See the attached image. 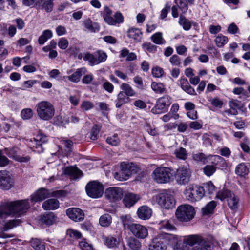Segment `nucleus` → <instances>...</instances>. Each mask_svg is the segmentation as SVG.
<instances>
[{"instance_id": "f257e3e1", "label": "nucleus", "mask_w": 250, "mask_h": 250, "mask_svg": "<svg viewBox=\"0 0 250 250\" xmlns=\"http://www.w3.org/2000/svg\"><path fill=\"white\" fill-rule=\"evenodd\" d=\"M29 199L6 202L0 204V218L12 215L20 217L24 215L30 208Z\"/></svg>"}, {"instance_id": "f03ea898", "label": "nucleus", "mask_w": 250, "mask_h": 250, "mask_svg": "<svg viewBox=\"0 0 250 250\" xmlns=\"http://www.w3.org/2000/svg\"><path fill=\"white\" fill-rule=\"evenodd\" d=\"M188 246L193 247L192 250H212L214 248L213 243L203 239L200 235H187L184 237L182 243L173 248L174 250H188Z\"/></svg>"}, {"instance_id": "7ed1b4c3", "label": "nucleus", "mask_w": 250, "mask_h": 250, "mask_svg": "<svg viewBox=\"0 0 250 250\" xmlns=\"http://www.w3.org/2000/svg\"><path fill=\"white\" fill-rule=\"evenodd\" d=\"M172 170L167 167L156 168L152 176L154 181L160 184L169 183L173 179Z\"/></svg>"}, {"instance_id": "20e7f679", "label": "nucleus", "mask_w": 250, "mask_h": 250, "mask_svg": "<svg viewBox=\"0 0 250 250\" xmlns=\"http://www.w3.org/2000/svg\"><path fill=\"white\" fill-rule=\"evenodd\" d=\"M36 111L39 117L43 120H49L54 115L55 109L51 103L42 101L36 105Z\"/></svg>"}, {"instance_id": "39448f33", "label": "nucleus", "mask_w": 250, "mask_h": 250, "mask_svg": "<svg viewBox=\"0 0 250 250\" xmlns=\"http://www.w3.org/2000/svg\"><path fill=\"white\" fill-rule=\"evenodd\" d=\"M194 208L189 205H182L179 206L175 212L177 219L182 222H187L191 220L195 215Z\"/></svg>"}, {"instance_id": "423d86ee", "label": "nucleus", "mask_w": 250, "mask_h": 250, "mask_svg": "<svg viewBox=\"0 0 250 250\" xmlns=\"http://www.w3.org/2000/svg\"><path fill=\"white\" fill-rule=\"evenodd\" d=\"M64 194L65 192L63 190H57L50 193L47 189L41 188L31 195L30 200L32 202L36 203L44 200L50 196L60 197Z\"/></svg>"}, {"instance_id": "0eeeda50", "label": "nucleus", "mask_w": 250, "mask_h": 250, "mask_svg": "<svg viewBox=\"0 0 250 250\" xmlns=\"http://www.w3.org/2000/svg\"><path fill=\"white\" fill-rule=\"evenodd\" d=\"M153 199L162 208L169 209L173 208L175 204L174 197L171 194L164 192L153 196Z\"/></svg>"}, {"instance_id": "6e6552de", "label": "nucleus", "mask_w": 250, "mask_h": 250, "mask_svg": "<svg viewBox=\"0 0 250 250\" xmlns=\"http://www.w3.org/2000/svg\"><path fill=\"white\" fill-rule=\"evenodd\" d=\"M203 189L201 186H188L184 191V194L186 199L192 202H194L201 200L204 196Z\"/></svg>"}, {"instance_id": "1a4fd4ad", "label": "nucleus", "mask_w": 250, "mask_h": 250, "mask_svg": "<svg viewBox=\"0 0 250 250\" xmlns=\"http://www.w3.org/2000/svg\"><path fill=\"white\" fill-rule=\"evenodd\" d=\"M217 197L221 200L226 199L228 205L231 210H236L237 209L239 199L231 191L227 190H223L218 193Z\"/></svg>"}, {"instance_id": "9d476101", "label": "nucleus", "mask_w": 250, "mask_h": 250, "mask_svg": "<svg viewBox=\"0 0 250 250\" xmlns=\"http://www.w3.org/2000/svg\"><path fill=\"white\" fill-rule=\"evenodd\" d=\"M102 14L104 21L109 25H114L123 21L124 18L121 13L116 12L113 18L112 17V11L107 6L104 7Z\"/></svg>"}, {"instance_id": "9b49d317", "label": "nucleus", "mask_w": 250, "mask_h": 250, "mask_svg": "<svg viewBox=\"0 0 250 250\" xmlns=\"http://www.w3.org/2000/svg\"><path fill=\"white\" fill-rule=\"evenodd\" d=\"M85 189L87 194L93 198L101 197L104 193L103 185L97 181H92L88 183Z\"/></svg>"}, {"instance_id": "f8f14e48", "label": "nucleus", "mask_w": 250, "mask_h": 250, "mask_svg": "<svg viewBox=\"0 0 250 250\" xmlns=\"http://www.w3.org/2000/svg\"><path fill=\"white\" fill-rule=\"evenodd\" d=\"M170 100L171 98L168 95H165L159 98L156 105L151 109V112L155 114L167 112L171 104Z\"/></svg>"}, {"instance_id": "ddd939ff", "label": "nucleus", "mask_w": 250, "mask_h": 250, "mask_svg": "<svg viewBox=\"0 0 250 250\" xmlns=\"http://www.w3.org/2000/svg\"><path fill=\"white\" fill-rule=\"evenodd\" d=\"M191 175V171L189 168L186 167H180L177 169L175 180L179 185H186L190 181Z\"/></svg>"}, {"instance_id": "4468645a", "label": "nucleus", "mask_w": 250, "mask_h": 250, "mask_svg": "<svg viewBox=\"0 0 250 250\" xmlns=\"http://www.w3.org/2000/svg\"><path fill=\"white\" fill-rule=\"evenodd\" d=\"M14 180L9 172L3 170L0 171V188L4 190H9L14 186Z\"/></svg>"}, {"instance_id": "2eb2a0df", "label": "nucleus", "mask_w": 250, "mask_h": 250, "mask_svg": "<svg viewBox=\"0 0 250 250\" xmlns=\"http://www.w3.org/2000/svg\"><path fill=\"white\" fill-rule=\"evenodd\" d=\"M105 196L111 202L120 200L123 196V189L118 187L107 188L105 191Z\"/></svg>"}, {"instance_id": "dca6fc26", "label": "nucleus", "mask_w": 250, "mask_h": 250, "mask_svg": "<svg viewBox=\"0 0 250 250\" xmlns=\"http://www.w3.org/2000/svg\"><path fill=\"white\" fill-rule=\"evenodd\" d=\"M132 164H126L123 162L121 164V170L119 173H115V178H117V176L119 175V180L120 181L126 180L128 179L132 174L133 169L132 167Z\"/></svg>"}, {"instance_id": "f3484780", "label": "nucleus", "mask_w": 250, "mask_h": 250, "mask_svg": "<svg viewBox=\"0 0 250 250\" xmlns=\"http://www.w3.org/2000/svg\"><path fill=\"white\" fill-rule=\"evenodd\" d=\"M67 215L72 220L75 222H80L84 218V213L83 211L76 208H69L66 210Z\"/></svg>"}, {"instance_id": "a211bd4d", "label": "nucleus", "mask_w": 250, "mask_h": 250, "mask_svg": "<svg viewBox=\"0 0 250 250\" xmlns=\"http://www.w3.org/2000/svg\"><path fill=\"white\" fill-rule=\"evenodd\" d=\"M164 235H157L152 239L149 246V250H165L166 249V242H164Z\"/></svg>"}, {"instance_id": "6ab92c4d", "label": "nucleus", "mask_w": 250, "mask_h": 250, "mask_svg": "<svg viewBox=\"0 0 250 250\" xmlns=\"http://www.w3.org/2000/svg\"><path fill=\"white\" fill-rule=\"evenodd\" d=\"M48 141L47 137L42 133H39L38 134L36 137L34 138V141L32 142L36 144V146L33 145V148L34 151H36L35 149H38L37 150L38 152H42L43 151V148L42 147V144L45 143Z\"/></svg>"}, {"instance_id": "aec40b11", "label": "nucleus", "mask_w": 250, "mask_h": 250, "mask_svg": "<svg viewBox=\"0 0 250 250\" xmlns=\"http://www.w3.org/2000/svg\"><path fill=\"white\" fill-rule=\"evenodd\" d=\"M147 235H134L127 239L128 246L133 250H138L141 247V242L139 239H144Z\"/></svg>"}, {"instance_id": "412c9836", "label": "nucleus", "mask_w": 250, "mask_h": 250, "mask_svg": "<svg viewBox=\"0 0 250 250\" xmlns=\"http://www.w3.org/2000/svg\"><path fill=\"white\" fill-rule=\"evenodd\" d=\"M152 214V209L147 206H143L140 207L137 210L138 217L143 220L148 219Z\"/></svg>"}, {"instance_id": "4be33fe9", "label": "nucleus", "mask_w": 250, "mask_h": 250, "mask_svg": "<svg viewBox=\"0 0 250 250\" xmlns=\"http://www.w3.org/2000/svg\"><path fill=\"white\" fill-rule=\"evenodd\" d=\"M139 199L140 197L139 195L131 193H128L125 196L123 203L125 207H130L133 206Z\"/></svg>"}, {"instance_id": "5701e85b", "label": "nucleus", "mask_w": 250, "mask_h": 250, "mask_svg": "<svg viewBox=\"0 0 250 250\" xmlns=\"http://www.w3.org/2000/svg\"><path fill=\"white\" fill-rule=\"evenodd\" d=\"M128 38L133 40L134 42H139L142 38V32L139 28L132 27L129 28L127 32Z\"/></svg>"}, {"instance_id": "b1692460", "label": "nucleus", "mask_w": 250, "mask_h": 250, "mask_svg": "<svg viewBox=\"0 0 250 250\" xmlns=\"http://www.w3.org/2000/svg\"><path fill=\"white\" fill-rule=\"evenodd\" d=\"M210 160L211 161V165L216 167V169H223L226 167L225 159L219 155L211 156Z\"/></svg>"}, {"instance_id": "393cba45", "label": "nucleus", "mask_w": 250, "mask_h": 250, "mask_svg": "<svg viewBox=\"0 0 250 250\" xmlns=\"http://www.w3.org/2000/svg\"><path fill=\"white\" fill-rule=\"evenodd\" d=\"M128 230L132 234H147L148 231L146 227L137 224H132L129 226Z\"/></svg>"}, {"instance_id": "a878e982", "label": "nucleus", "mask_w": 250, "mask_h": 250, "mask_svg": "<svg viewBox=\"0 0 250 250\" xmlns=\"http://www.w3.org/2000/svg\"><path fill=\"white\" fill-rule=\"evenodd\" d=\"M64 173L69 175L70 178L73 180H76L82 176V172L77 167H67L64 170Z\"/></svg>"}, {"instance_id": "bb28decb", "label": "nucleus", "mask_w": 250, "mask_h": 250, "mask_svg": "<svg viewBox=\"0 0 250 250\" xmlns=\"http://www.w3.org/2000/svg\"><path fill=\"white\" fill-rule=\"evenodd\" d=\"M179 82L181 87L184 91L190 95H196L194 89L190 86L187 79L181 78Z\"/></svg>"}, {"instance_id": "cd10ccee", "label": "nucleus", "mask_w": 250, "mask_h": 250, "mask_svg": "<svg viewBox=\"0 0 250 250\" xmlns=\"http://www.w3.org/2000/svg\"><path fill=\"white\" fill-rule=\"evenodd\" d=\"M59 207V201L55 199H50L44 201L42 204V208L44 210H55Z\"/></svg>"}, {"instance_id": "c85d7f7f", "label": "nucleus", "mask_w": 250, "mask_h": 250, "mask_svg": "<svg viewBox=\"0 0 250 250\" xmlns=\"http://www.w3.org/2000/svg\"><path fill=\"white\" fill-rule=\"evenodd\" d=\"M201 188L203 189L204 196L206 195H212L215 192L216 188L211 181L203 184Z\"/></svg>"}, {"instance_id": "c756f323", "label": "nucleus", "mask_w": 250, "mask_h": 250, "mask_svg": "<svg viewBox=\"0 0 250 250\" xmlns=\"http://www.w3.org/2000/svg\"><path fill=\"white\" fill-rule=\"evenodd\" d=\"M129 100V98L125 95L123 91H120L117 95V97L115 100V106L116 108H120L124 104L127 103Z\"/></svg>"}, {"instance_id": "7c9ffc66", "label": "nucleus", "mask_w": 250, "mask_h": 250, "mask_svg": "<svg viewBox=\"0 0 250 250\" xmlns=\"http://www.w3.org/2000/svg\"><path fill=\"white\" fill-rule=\"evenodd\" d=\"M86 72V69L82 68L78 69L76 71L73 73L71 75L67 77L68 80L74 83H77L80 81V78L83 74Z\"/></svg>"}, {"instance_id": "2f4dec72", "label": "nucleus", "mask_w": 250, "mask_h": 250, "mask_svg": "<svg viewBox=\"0 0 250 250\" xmlns=\"http://www.w3.org/2000/svg\"><path fill=\"white\" fill-rule=\"evenodd\" d=\"M55 216L53 213L50 212L45 214L42 216L40 218V222L41 223L47 225H52L55 220Z\"/></svg>"}, {"instance_id": "473e14b6", "label": "nucleus", "mask_w": 250, "mask_h": 250, "mask_svg": "<svg viewBox=\"0 0 250 250\" xmlns=\"http://www.w3.org/2000/svg\"><path fill=\"white\" fill-rule=\"evenodd\" d=\"M163 238H164V242H166V247L167 245H169L174 248L175 246L181 243L179 242L177 235H164Z\"/></svg>"}, {"instance_id": "72a5a7b5", "label": "nucleus", "mask_w": 250, "mask_h": 250, "mask_svg": "<svg viewBox=\"0 0 250 250\" xmlns=\"http://www.w3.org/2000/svg\"><path fill=\"white\" fill-rule=\"evenodd\" d=\"M249 173V168L244 163L238 165L235 168V173L240 177H244Z\"/></svg>"}, {"instance_id": "f704fd0d", "label": "nucleus", "mask_w": 250, "mask_h": 250, "mask_svg": "<svg viewBox=\"0 0 250 250\" xmlns=\"http://www.w3.org/2000/svg\"><path fill=\"white\" fill-rule=\"evenodd\" d=\"M84 25L85 28L91 32H97L100 30V26L96 22H93L90 19L84 21Z\"/></svg>"}, {"instance_id": "c9c22d12", "label": "nucleus", "mask_w": 250, "mask_h": 250, "mask_svg": "<svg viewBox=\"0 0 250 250\" xmlns=\"http://www.w3.org/2000/svg\"><path fill=\"white\" fill-rule=\"evenodd\" d=\"M5 151L7 156L15 161H17L20 156V150L18 147H13L10 149L6 148Z\"/></svg>"}, {"instance_id": "e433bc0d", "label": "nucleus", "mask_w": 250, "mask_h": 250, "mask_svg": "<svg viewBox=\"0 0 250 250\" xmlns=\"http://www.w3.org/2000/svg\"><path fill=\"white\" fill-rule=\"evenodd\" d=\"M216 205V202L214 201H211L209 202L205 207L202 208L203 214L208 215L212 213Z\"/></svg>"}, {"instance_id": "4c0bfd02", "label": "nucleus", "mask_w": 250, "mask_h": 250, "mask_svg": "<svg viewBox=\"0 0 250 250\" xmlns=\"http://www.w3.org/2000/svg\"><path fill=\"white\" fill-rule=\"evenodd\" d=\"M112 222L111 216L107 213L102 215L99 218V224L102 227H107L110 226Z\"/></svg>"}, {"instance_id": "58836bf2", "label": "nucleus", "mask_w": 250, "mask_h": 250, "mask_svg": "<svg viewBox=\"0 0 250 250\" xmlns=\"http://www.w3.org/2000/svg\"><path fill=\"white\" fill-rule=\"evenodd\" d=\"M52 32L50 30H45L43 31L42 35L39 38V43L41 45L43 44L47 40L52 38Z\"/></svg>"}, {"instance_id": "ea45409f", "label": "nucleus", "mask_w": 250, "mask_h": 250, "mask_svg": "<svg viewBox=\"0 0 250 250\" xmlns=\"http://www.w3.org/2000/svg\"><path fill=\"white\" fill-rule=\"evenodd\" d=\"M122 91L125 93V95L127 97H131L135 95L136 93L132 87L127 83H123L120 86Z\"/></svg>"}, {"instance_id": "a19ab883", "label": "nucleus", "mask_w": 250, "mask_h": 250, "mask_svg": "<svg viewBox=\"0 0 250 250\" xmlns=\"http://www.w3.org/2000/svg\"><path fill=\"white\" fill-rule=\"evenodd\" d=\"M30 243L31 246L36 250H45L44 243L40 239H32Z\"/></svg>"}, {"instance_id": "79ce46f5", "label": "nucleus", "mask_w": 250, "mask_h": 250, "mask_svg": "<svg viewBox=\"0 0 250 250\" xmlns=\"http://www.w3.org/2000/svg\"><path fill=\"white\" fill-rule=\"evenodd\" d=\"M94 54L95 56L96 65L105 62L107 57L106 53L102 50L97 51L94 53Z\"/></svg>"}, {"instance_id": "37998d69", "label": "nucleus", "mask_w": 250, "mask_h": 250, "mask_svg": "<svg viewBox=\"0 0 250 250\" xmlns=\"http://www.w3.org/2000/svg\"><path fill=\"white\" fill-rule=\"evenodd\" d=\"M21 223V220L19 219H13L6 222L3 227V230L7 231L15 227L19 226Z\"/></svg>"}, {"instance_id": "c03bdc74", "label": "nucleus", "mask_w": 250, "mask_h": 250, "mask_svg": "<svg viewBox=\"0 0 250 250\" xmlns=\"http://www.w3.org/2000/svg\"><path fill=\"white\" fill-rule=\"evenodd\" d=\"M119 239L112 236H109L105 237L104 243L109 248H113L116 247L119 244Z\"/></svg>"}, {"instance_id": "a18cd8bd", "label": "nucleus", "mask_w": 250, "mask_h": 250, "mask_svg": "<svg viewBox=\"0 0 250 250\" xmlns=\"http://www.w3.org/2000/svg\"><path fill=\"white\" fill-rule=\"evenodd\" d=\"M61 144L67 149L65 150V155L68 156L70 155L72 151V147L73 146V142L70 140H62L61 141Z\"/></svg>"}, {"instance_id": "49530a36", "label": "nucleus", "mask_w": 250, "mask_h": 250, "mask_svg": "<svg viewBox=\"0 0 250 250\" xmlns=\"http://www.w3.org/2000/svg\"><path fill=\"white\" fill-rule=\"evenodd\" d=\"M151 39L153 42L157 44H163L165 43L166 41L162 37L161 32H157L151 37Z\"/></svg>"}, {"instance_id": "de8ad7c7", "label": "nucleus", "mask_w": 250, "mask_h": 250, "mask_svg": "<svg viewBox=\"0 0 250 250\" xmlns=\"http://www.w3.org/2000/svg\"><path fill=\"white\" fill-rule=\"evenodd\" d=\"M179 23L183 26V29L185 30H188L191 28L190 22L182 15L180 16Z\"/></svg>"}, {"instance_id": "09e8293b", "label": "nucleus", "mask_w": 250, "mask_h": 250, "mask_svg": "<svg viewBox=\"0 0 250 250\" xmlns=\"http://www.w3.org/2000/svg\"><path fill=\"white\" fill-rule=\"evenodd\" d=\"M106 142L112 146H117L120 142V140L117 134H114L111 136L108 137Z\"/></svg>"}, {"instance_id": "8fccbe9b", "label": "nucleus", "mask_w": 250, "mask_h": 250, "mask_svg": "<svg viewBox=\"0 0 250 250\" xmlns=\"http://www.w3.org/2000/svg\"><path fill=\"white\" fill-rule=\"evenodd\" d=\"M151 87L153 90L157 93H163L165 90V86L161 83L152 82Z\"/></svg>"}, {"instance_id": "3c124183", "label": "nucleus", "mask_w": 250, "mask_h": 250, "mask_svg": "<svg viewBox=\"0 0 250 250\" xmlns=\"http://www.w3.org/2000/svg\"><path fill=\"white\" fill-rule=\"evenodd\" d=\"M100 130V127L97 125H94L90 132V138L92 140H97L99 136Z\"/></svg>"}, {"instance_id": "603ef678", "label": "nucleus", "mask_w": 250, "mask_h": 250, "mask_svg": "<svg viewBox=\"0 0 250 250\" xmlns=\"http://www.w3.org/2000/svg\"><path fill=\"white\" fill-rule=\"evenodd\" d=\"M83 59L84 61H88L89 64L91 66L96 65L95 56L94 54H91L90 53H86L84 54Z\"/></svg>"}, {"instance_id": "864d4df0", "label": "nucleus", "mask_w": 250, "mask_h": 250, "mask_svg": "<svg viewBox=\"0 0 250 250\" xmlns=\"http://www.w3.org/2000/svg\"><path fill=\"white\" fill-rule=\"evenodd\" d=\"M176 156L182 160H185L188 157V153L186 150L183 147H180L175 151Z\"/></svg>"}, {"instance_id": "5fc2aeb1", "label": "nucleus", "mask_w": 250, "mask_h": 250, "mask_svg": "<svg viewBox=\"0 0 250 250\" xmlns=\"http://www.w3.org/2000/svg\"><path fill=\"white\" fill-rule=\"evenodd\" d=\"M142 47L143 49L149 53H154L157 51V46L152 44L150 42H145L143 44Z\"/></svg>"}, {"instance_id": "6e6d98bb", "label": "nucleus", "mask_w": 250, "mask_h": 250, "mask_svg": "<svg viewBox=\"0 0 250 250\" xmlns=\"http://www.w3.org/2000/svg\"><path fill=\"white\" fill-rule=\"evenodd\" d=\"M215 42L218 47H222L228 42V38L220 34L216 38Z\"/></svg>"}, {"instance_id": "4d7b16f0", "label": "nucleus", "mask_w": 250, "mask_h": 250, "mask_svg": "<svg viewBox=\"0 0 250 250\" xmlns=\"http://www.w3.org/2000/svg\"><path fill=\"white\" fill-rule=\"evenodd\" d=\"M131 216L130 215H124L120 217V219L123 224L125 229H128L129 226L131 225L129 224L130 221Z\"/></svg>"}, {"instance_id": "13d9d810", "label": "nucleus", "mask_w": 250, "mask_h": 250, "mask_svg": "<svg viewBox=\"0 0 250 250\" xmlns=\"http://www.w3.org/2000/svg\"><path fill=\"white\" fill-rule=\"evenodd\" d=\"M216 170V167L211 165H206L203 168L205 174L208 176L212 175L215 172Z\"/></svg>"}, {"instance_id": "bf43d9fd", "label": "nucleus", "mask_w": 250, "mask_h": 250, "mask_svg": "<svg viewBox=\"0 0 250 250\" xmlns=\"http://www.w3.org/2000/svg\"><path fill=\"white\" fill-rule=\"evenodd\" d=\"M176 4L183 14L186 13L188 10V5L186 0H180L178 3H176Z\"/></svg>"}, {"instance_id": "052dcab7", "label": "nucleus", "mask_w": 250, "mask_h": 250, "mask_svg": "<svg viewBox=\"0 0 250 250\" xmlns=\"http://www.w3.org/2000/svg\"><path fill=\"white\" fill-rule=\"evenodd\" d=\"M33 114V111L30 108L23 109L21 112V117L24 120L30 119L32 117Z\"/></svg>"}, {"instance_id": "680f3d73", "label": "nucleus", "mask_w": 250, "mask_h": 250, "mask_svg": "<svg viewBox=\"0 0 250 250\" xmlns=\"http://www.w3.org/2000/svg\"><path fill=\"white\" fill-rule=\"evenodd\" d=\"M177 127V130L180 132H184L187 130L188 128V125L187 123H181L178 125L177 124H174L171 128Z\"/></svg>"}, {"instance_id": "e2e57ef3", "label": "nucleus", "mask_w": 250, "mask_h": 250, "mask_svg": "<svg viewBox=\"0 0 250 250\" xmlns=\"http://www.w3.org/2000/svg\"><path fill=\"white\" fill-rule=\"evenodd\" d=\"M54 0H47L46 2H44L43 6L41 9H44L46 12H50L52 10L53 7V1Z\"/></svg>"}, {"instance_id": "0e129e2a", "label": "nucleus", "mask_w": 250, "mask_h": 250, "mask_svg": "<svg viewBox=\"0 0 250 250\" xmlns=\"http://www.w3.org/2000/svg\"><path fill=\"white\" fill-rule=\"evenodd\" d=\"M10 160L3 154L1 150H0V167H3L7 166Z\"/></svg>"}, {"instance_id": "69168bd1", "label": "nucleus", "mask_w": 250, "mask_h": 250, "mask_svg": "<svg viewBox=\"0 0 250 250\" xmlns=\"http://www.w3.org/2000/svg\"><path fill=\"white\" fill-rule=\"evenodd\" d=\"M79 247L83 250H92L93 247L91 244H89L85 240L79 243Z\"/></svg>"}, {"instance_id": "338daca9", "label": "nucleus", "mask_w": 250, "mask_h": 250, "mask_svg": "<svg viewBox=\"0 0 250 250\" xmlns=\"http://www.w3.org/2000/svg\"><path fill=\"white\" fill-rule=\"evenodd\" d=\"M152 74L154 77L160 78L163 76L164 74V71L162 68L159 67H156L152 69Z\"/></svg>"}, {"instance_id": "774afa93", "label": "nucleus", "mask_w": 250, "mask_h": 250, "mask_svg": "<svg viewBox=\"0 0 250 250\" xmlns=\"http://www.w3.org/2000/svg\"><path fill=\"white\" fill-rule=\"evenodd\" d=\"M68 44V41L65 38H61L58 42V46L62 49H66Z\"/></svg>"}]
</instances>
